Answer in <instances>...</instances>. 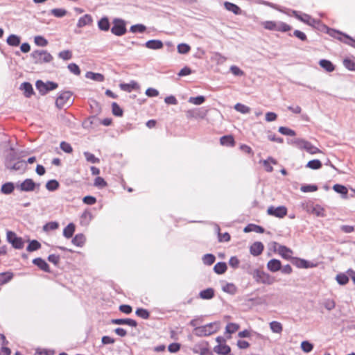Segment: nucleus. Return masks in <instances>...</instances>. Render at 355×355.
Here are the masks:
<instances>
[{
	"label": "nucleus",
	"instance_id": "f257e3e1",
	"mask_svg": "<svg viewBox=\"0 0 355 355\" xmlns=\"http://www.w3.org/2000/svg\"><path fill=\"white\" fill-rule=\"evenodd\" d=\"M261 26L266 30L285 33L292 29L291 26L283 22L276 21H264L261 23Z\"/></svg>",
	"mask_w": 355,
	"mask_h": 355
},
{
	"label": "nucleus",
	"instance_id": "f03ea898",
	"mask_svg": "<svg viewBox=\"0 0 355 355\" xmlns=\"http://www.w3.org/2000/svg\"><path fill=\"white\" fill-rule=\"evenodd\" d=\"M31 56L35 64L48 63L53 60V56L44 50H35Z\"/></svg>",
	"mask_w": 355,
	"mask_h": 355
},
{
	"label": "nucleus",
	"instance_id": "7ed1b4c3",
	"mask_svg": "<svg viewBox=\"0 0 355 355\" xmlns=\"http://www.w3.org/2000/svg\"><path fill=\"white\" fill-rule=\"evenodd\" d=\"M293 144L300 149L304 150L311 155L322 153L318 147L313 146L311 142L302 139H297L293 141Z\"/></svg>",
	"mask_w": 355,
	"mask_h": 355
},
{
	"label": "nucleus",
	"instance_id": "20e7f679",
	"mask_svg": "<svg viewBox=\"0 0 355 355\" xmlns=\"http://www.w3.org/2000/svg\"><path fill=\"white\" fill-rule=\"evenodd\" d=\"M273 248L274 251L283 259L291 261L293 258V251L291 248L285 245H280L277 243H274Z\"/></svg>",
	"mask_w": 355,
	"mask_h": 355
},
{
	"label": "nucleus",
	"instance_id": "39448f33",
	"mask_svg": "<svg viewBox=\"0 0 355 355\" xmlns=\"http://www.w3.org/2000/svg\"><path fill=\"white\" fill-rule=\"evenodd\" d=\"M254 278L257 282L268 285L272 284L276 281L274 277L261 270L255 271Z\"/></svg>",
	"mask_w": 355,
	"mask_h": 355
},
{
	"label": "nucleus",
	"instance_id": "423d86ee",
	"mask_svg": "<svg viewBox=\"0 0 355 355\" xmlns=\"http://www.w3.org/2000/svg\"><path fill=\"white\" fill-rule=\"evenodd\" d=\"M127 31L125 22L121 19H114L113 20V26L111 28L112 34L116 36L123 35Z\"/></svg>",
	"mask_w": 355,
	"mask_h": 355
},
{
	"label": "nucleus",
	"instance_id": "0eeeda50",
	"mask_svg": "<svg viewBox=\"0 0 355 355\" xmlns=\"http://www.w3.org/2000/svg\"><path fill=\"white\" fill-rule=\"evenodd\" d=\"M71 94L69 92H62L55 101L56 106L60 108H64L71 103Z\"/></svg>",
	"mask_w": 355,
	"mask_h": 355
},
{
	"label": "nucleus",
	"instance_id": "6e6552de",
	"mask_svg": "<svg viewBox=\"0 0 355 355\" xmlns=\"http://www.w3.org/2000/svg\"><path fill=\"white\" fill-rule=\"evenodd\" d=\"M7 240L15 249H22L24 248V242L23 239L21 237H18L17 234L12 231L7 232Z\"/></svg>",
	"mask_w": 355,
	"mask_h": 355
},
{
	"label": "nucleus",
	"instance_id": "1a4fd4ad",
	"mask_svg": "<svg viewBox=\"0 0 355 355\" xmlns=\"http://www.w3.org/2000/svg\"><path fill=\"white\" fill-rule=\"evenodd\" d=\"M292 15L300 21L311 26H314L315 24L318 23V21L311 16L307 14H300V12L296 10L292 11Z\"/></svg>",
	"mask_w": 355,
	"mask_h": 355
},
{
	"label": "nucleus",
	"instance_id": "9d476101",
	"mask_svg": "<svg viewBox=\"0 0 355 355\" xmlns=\"http://www.w3.org/2000/svg\"><path fill=\"white\" fill-rule=\"evenodd\" d=\"M196 334L199 336H208L216 332L213 324H208L195 329Z\"/></svg>",
	"mask_w": 355,
	"mask_h": 355
},
{
	"label": "nucleus",
	"instance_id": "9b49d317",
	"mask_svg": "<svg viewBox=\"0 0 355 355\" xmlns=\"http://www.w3.org/2000/svg\"><path fill=\"white\" fill-rule=\"evenodd\" d=\"M267 213L268 215L282 218L286 216L287 208L284 206H279L277 207L271 206L268 207Z\"/></svg>",
	"mask_w": 355,
	"mask_h": 355
},
{
	"label": "nucleus",
	"instance_id": "f8f14e48",
	"mask_svg": "<svg viewBox=\"0 0 355 355\" xmlns=\"http://www.w3.org/2000/svg\"><path fill=\"white\" fill-rule=\"evenodd\" d=\"M40 184H37L32 179L27 178L23 181L17 188L21 191H33L36 187L39 188Z\"/></svg>",
	"mask_w": 355,
	"mask_h": 355
},
{
	"label": "nucleus",
	"instance_id": "ddd939ff",
	"mask_svg": "<svg viewBox=\"0 0 355 355\" xmlns=\"http://www.w3.org/2000/svg\"><path fill=\"white\" fill-rule=\"evenodd\" d=\"M193 352L199 355H214L209 348L208 343L205 342L196 345L193 349Z\"/></svg>",
	"mask_w": 355,
	"mask_h": 355
},
{
	"label": "nucleus",
	"instance_id": "4468645a",
	"mask_svg": "<svg viewBox=\"0 0 355 355\" xmlns=\"http://www.w3.org/2000/svg\"><path fill=\"white\" fill-rule=\"evenodd\" d=\"M267 268L270 272H277L282 268V263L278 259H272L267 263Z\"/></svg>",
	"mask_w": 355,
	"mask_h": 355
},
{
	"label": "nucleus",
	"instance_id": "2eb2a0df",
	"mask_svg": "<svg viewBox=\"0 0 355 355\" xmlns=\"http://www.w3.org/2000/svg\"><path fill=\"white\" fill-rule=\"evenodd\" d=\"M260 163L263 164L266 172L271 173L273 171L272 164H277V162L274 158L269 157L265 160L260 161Z\"/></svg>",
	"mask_w": 355,
	"mask_h": 355
},
{
	"label": "nucleus",
	"instance_id": "dca6fc26",
	"mask_svg": "<svg viewBox=\"0 0 355 355\" xmlns=\"http://www.w3.org/2000/svg\"><path fill=\"white\" fill-rule=\"evenodd\" d=\"M264 249V246L261 242H254L250 248V252L253 256H259Z\"/></svg>",
	"mask_w": 355,
	"mask_h": 355
},
{
	"label": "nucleus",
	"instance_id": "f3484780",
	"mask_svg": "<svg viewBox=\"0 0 355 355\" xmlns=\"http://www.w3.org/2000/svg\"><path fill=\"white\" fill-rule=\"evenodd\" d=\"M291 261L293 265L300 268H308L313 266L307 261L297 257H293Z\"/></svg>",
	"mask_w": 355,
	"mask_h": 355
},
{
	"label": "nucleus",
	"instance_id": "a211bd4d",
	"mask_svg": "<svg viewBox=\"0 0 355 355\" xmlns=\"http://www.w3.org/2000/svg\"><path fill=\"white\" fill-rule=\"evenodd\" d=\"M93 22L92 17L89 15L86 14L84 16L81 17L77 23V26L78 28H82L83 26H85L87 25H91Z\"/></svg>",
	"mask_w": 355,
	"mask_h": 355
},
{
	"label": "nucleus",
	"instance_id": "6ab92c4d",
	"mask_svg": "<svg viewBox=\"0 0 355 355\" xmlns=\"http://www.w3.org/2000/svg\"><path fill=\"white\" fill-rule=\"evenodd\" d=\"M112 322L114 324H126L132 327H136L137 326V322L135 320L130 318L114 319L112 320Z\"/></svg>",
	"mask_w": 355,
	"mask_h": 355
},
{
	"label": "nucleus",
	"instance_id": "aec40b11",
	"mask_svg": "<svg viewBox=\"0 0 355 355\" xmlns=\"http://www.w3.org/2000/svg\"><path fill=\"white\" fill-rule=\"evenodd\" d=\"M33 263L39 268L44 272H50V268L48 263L41 258H36L33 260Z\"/></svg>",
	"mask_w": 355,
	"mask_h": 355
},
{
	"label": "nucleus",
	"instance_id": "412c9836",
	"mask_svg": "<svg viewBox=\"0 0 355 355\" xmlns=\"http://www.w3.org/2000/svg\"><path fill=\"white\" fill-rule=\"evenodd\" d=\"M145 46L150 49H160L163 47V43L158 40H152L146 42Z\"/></svg>",
	"mask_w": 355,
	"mask_h": 355
},
{
	"label": "nucleus",
	"instance_id": "4be33fe9",
	"mask_svg": "<svg viewBox=\"0 0 355 355\" xmlns=\"http://www.w3.org/2000/svg\"><path fill=\"white\" fill-rule=\"evenodd\" d=\"M224 6L226 10H227L230 12H233L235 15H241V8L236 4L225 1L224 3Z\"/></svg>",
	"mask_w": 355,
	"mask_h": 355
},
{
	"label": "nucleus",
	"instance_id": "5701e85b",
	"mask_svg": "<svg viewBox=\"0 0 355 355\" xmlns=\"http://www.w3.org/2000/svg\"><path fill=\"white\" fill-rule=\"evenodd\" d=\"M311 213L318 217L326 216V211L324 207L320 205H315L312 207Z\"/></svg>",
	"mask_w": 355,
	"mask_h": 355
},
{
	"label": "nucleus",
	"instance_id": "b1692460",
	"mask_svg": "<svg viewBox=\"0 0 355 355\" xmlns=\"http://www.w3.org/2000/svg\"><path fill=\"white\" fill-rule=\"evenodd\" d=\"M13 273L10 271L0 273V285L9 282L13 278Z\"/></svg>",
	"mask_w": 355,
	"mask_h": 355
},
{
	"label": "nucleus",
	"instance_id": "393cba45",
	"mask_svg": "<svg viewBox=\"0 0 355 355\" xmlns=\"http://www.w3.org/2000/svg\"><path fill=\"white\" fill-rule=\"evenodd\" d=\"M320 66L323 68L327 72H332L335 69L334 65L331 62L327 60H321L319 62Z\"/></svg>",
	"mask_w": 355,
	"mask_h": 355
},
{
	"label": "nucleus",
	"instance_id": "a878e982",
	"mask_svg": "<svg viewBox=\"0 0 355 355\" xmlns=\"http://www.w3.org/2000/svg\"><path fill=\"white\" fill-rule=\"evenodd\" d=\"M270 330L275 334H280L283 331V325L281 322L277 321H272L269 324Z\"/></svg>",
	"mask_w": 355,
	"mask_h": 355
},
{
	"label": "nucleus",
	"instance_id": "bb28decb",
	"mask_svg": "<svg viewBox=\"0 0 355 355\" xmlns=\"http://www.w3.org/2000/svg\"><path fill=\"white\" fill-rule=\"evenodd\" d=\"M230 347L225 344H220L214 347V352L218 354L227 355L230 352Z\"/></svg>",
	"mask_w": 355,
	"mask_h": 355
},
{
	"label": "nucleus",
	"instance_id": "cd10ccee",
	"mask_svg": "<svg viewBox=\"0 0 355 355\" xmlns=\"http://www.w3.org/2000/svg\"><path fill=\"white\" fill-rule=\"evenodd\" d=\"M220 144L223 146H234L235 141L232 135L223 136L220 139Z\"/></svg>",
	"mask_w": 355,
	"mask_h": 355
},
{
	"label": "nucleus",
	"instance_id": "c85d7f7f",
	"mask_svg": "<svg viewBox=\"0 0 355 355\" xmlns=\"http://www.w3.org/2000/svg\"><path fill=\"white\" fill-rule=\"evenodd\" d=\"M200 297L204 300H210L214 296V291L213 288H209L202 291L199 293Z\"/></svg>",
	"mask_w": 355,
	"mask_h": 355
},
{
	"label": "nucleus",
	"instance_id": "c756f323",
	"mask_svg": "<svg viewBox=\"0 0 355 355\" xmlns=\"http://www.w3.org/2000/svg\"><path fill=\"white\" fill-rule=\"evenodd\" d=\"M85 236L84 234H76L72 239V243L73 245H76V246H78V247H82L85 242Z\"/></svg>",
	"mask_w": 355,
	"mask_h": 355
},
{
	"label": "nucleus",
	"instance_id": "7c9ffc66",
	"mask_svg": "<svg viewBox=\"0 0 355 355\" xmlns=\"http://www.w3.org/2000/svg\"><path fill=\"white\" fill-rule=\"evenodd\" d=\"M98 26L100 30L107 31L110 29V22L107 17L101 18L98 22Z\"/></svg>",
	"mask_w": 355,
	"mask_h": 355
},
{
	"label": "nucleus",
	"instance_id": "2f4dec72",
	"mask_svg": "<svg viewBox=\"0 0 355 355\" xmlns=\"http://www.w3.org/2000/svg\"><path fill=\"white\" fill-rule=\"evenodd\" d=\"M75 232V225L73 223H69L63 230V235L67 239L72 237Z\"/></svg>",
	"mask_w": 355,
	"mask_h": 355
},
{
	"label": "nucleus",
	"instance_id": "473e14b6",
	"mask_svg": "<svg viewBox=\"0 0 355 355\" xmlns=\"http://www.w3.org/2000/svg\"><path fill=\"white\" fill-rule=\"evenodd\" d=\"M207 112H201L200 110H190L187 112V114L188 117H193V118H202L203 119L206 116Z\"/></svg>",
	"mask_w": 355,
	"mask_h": 355
},
{
	"label": "nucleus",
	"instance_id": "72a5a7b5",
	"mask_svg": "<svg viewBox=\"0 0 355 355\" xmlns=\"http://www.w3.org/2000/svg\"><path fill=\"white\" fill-rule=\"evenodd\" d=\"M119 86L122 90L128 92H130L132 90L136 89L138 87L137 83L134 81L131 82L129 84L121 83V84H120Z\"/></svg>",
	"mask_w": 355,
	"mask_h": 355
},
{
	"label": "nucleus",
	"instance_id": "f704fd0d",
	"mask_svg": "<svg viewBox=\"0 0 355 355\" xmlns=\"http://www.w3.org/2000/svg\"><path fill=\"white\" fill-rule=\"evenodd\" d=\"M227 268V265L225 262H218L214 266V270L216 273L221 275L225 272Z\"/></svg>",
	"mask_w": 355,
	"mask_h": 355
},
{
	"label": "nucleus",
	"instance_id": "c9c22d12",
	"mask_svg": "<svg viewBox=\"0 0 355 355\" xmlns=\"http://www.w3.org/2000/svg\"><path fill=\"white\" fill-rule=\"evenodd\" d=\"M21 89L24 90V94L26 97H30L33 94V89L29 83H24L21 85Z\"/></svg>",
	"mask_w": 355,
	"mask_h": 355
},
{
	"label": "nucleus",
	"instance_id": "e433bc0d",
	"mask_svg": "<svg viewBox=\"0 0 355 355\" xmlns=\"http://www.w3.org/2000/svg\"><path fill=\"white\" fill-rule=\"evenodd\" d=\"M86 77L87 78L94 80L98 82H103L104 80V76L103 74L99 73H94V72H87L86 73Z\"/></svg>",
	"mask_w": 355,
	"mask_h": 355
},
{
	"label": "nucleus",
	"instance_id": "4c0bfd02",
	"mask_svg": "<svg viewBox=\"0 0 355 355\" xmlns=\"http://www.w3.org/2000/svg\"><path fill=\"white\" fill-rule=\"evenodd\" d=\"M15 189L14 184L12 182H7L2 185L1 191L4 194H10Z\"/></svg>",
	"mask_w": 355,
	"mask_h": 355
},
{
	"label": "nucleus",
	"instance_id": "58836bf2",
	"mask_svg": "<svg viewBox=\"0 0 355 355\" xmlns=\"http://www.w3.org/2000/svg\"><path fill=\"white\" fill-rule=\"evenodd\" d=\"M7 43L12 46H17L20 44V38L17 35H10L7 38Z\"/></svg>",
	"mask_w": 355,
	"mask_h": 355
},
{
	"label": "nucleus",
	"instance_id": "ea45409f",
	"mask_svg": "<svg viewBox=\"0 0 355 355\" xmlns=\"http://www.w3.org/2000/svg\"><path fill=\"white\" fill-rule=\"evenodd\" d=\"M333 189L336 192L343 195L345 198H347L348 190L346 187L341 185V184H336L334 185Z\"/></svg>",
	"mask_w": 355,
	"mask_h": 355
},
{
	"label": "nucleus",
	"instance_id": "a19ab883",
	"mask_svg": "<svg viewBox=\"0 0 355 355\" xmlns=\"http://www.w3.org/2000/svg\"><path fill=\"white\" fill-rule=\"evenodd\" d=\"M322 162L319 159H313L306 164V167L311 169L317 170L322 167Z\"/></svg>",
	"mask_w": 355,
	"mask_h": 355
},
{
	"label": "nucleus",
	"instance_id": "79ce46f5",
	"mask_svg": "<svg viewBox=\"0 0 355 355\" xmlns=\"http://www.w3.org/2000/svg\"><path fill=\"white\" fill-rule=\"evenodd\" d=\"M336 279L340 285H346L349 282V277L345 273H339L336 275Z\"/></svg>",
	"mask_w": 355,
	"mask_h": 355
},
{
	"label": "nucleus",
	"instance_id": "37998d69",
	"mask_svg": "<svg viewBox=\"0 0 355 355\" xmlns=\"http://www.w3.org/2000/svg\"><path fill=\"white\" fill-rule=\"evenodd\" d=\"M343 65L346 69L350 71H355V60L350 58L343 60Z\"/></svg>",
	"mask_w": 355,
	"mask_h": 355
},
{
	"label": "nucleus",
	"instance_id": "c03bdc74",
	"mask_svg": "<svg viewBox=\"0 0 355 355\" xmlns=\"http://www.w3.org/2000/svg\"><path fill=\"white\" fill-rule=\"evenodd\" d=\"M59 187V182L55 180H51L46 182V188L49 191H55Z\"/></svg>",
	"mask_w": 355,
	"mask_h": 355
},
{
	"label": "nucleus",
	"instance_id": "a18cd8bd",
	"mask_svg": "<svg viewBox=\"0 0 355 355\" xmlns=\"http://www.w3.org/2000/svg\"><path fill=\"white\" fill-rule=\"evenodd\" d=\"M338 33L340 35V37H338V40L340 41L352 46V42H354L355 40L350 37L349 35H347L346 34L341 33Z\"/></svg>",
	"mask_w": 355,
	"mask_h": 355
},
{
	"label": "nucleus",
	"instance_id": "49530a36",
	"mask_svg": "<svg viewBox=\"0 0 355 355\" xmlns=\"http://www.w3.org/2000/svg\"><path fill=\"white\" fill-rule=\"evenodd\" d=\"M67 10L63 8H54L51 10V13L55 17H62L67 15Z\"/></svg>",
	"mask_w": 355,
	"mask_h": 355
},
{
	"label": "nucleus",
	"instance_id": "de8ad7c7",
	"mask_svg": "<svg viewBox=\"0 0 355 355\" xmlns=\"http://www.w3.org/2000/svg\"><path fill=\"white\" fill-rule=\"evenodd\" d=\"M234 109L242 114H247L250 111V108L249 107L239 103L235 105Z\"/></svg>",
	"mask_w": 355,
	"mask_h": 355
},
{
	"label": "nucleus",
	"instance_id": "09e8293b",
	"mask_svg": "<svg viewBox=\"0 0 355 355\" xmlns=\"http://www.w3.org/2000/svg\"><path fill=\"white\" fill-rule=\"evenodd\" d=\"M239 327H240L238 324L231 322L227 324L225 329L228 334H232L237 331L239 329Z\"/></svg>",
	"mask_w": 355,
	"mask_h": 355
},
{
	"label": "nucleus",
	"instance_id": "8fccbe9b",
	"mask_svg": "<svg viewBox=\"0 0 355 355\" xmlns=\"http://www.w3.org/2000/svg\"><path fill=\"white\" fill-rule=\"evenodd\" d=\"M112 110L114 115L116 116H121L123 115V110L120 106L115 102L112 104Z\"/></svg>",
	"mask_w": 355,
	"mask_h": 355
},
{
	"label": "nucleus",
	"instance_id": "3c124183",
	"mask_svg": "<svg viewBox=\"0 0 355 355\" xmlns=\"http://www.w3.org/2000/svg\"><path fill=\"white\" fill-rule=\"evenodd\" d=\"M41 248V244L36 240H33L30 242L27 247L28 252L35 251Z\"/></svg>",
	"mask_w": 355,
	"mask_h": 355
},
{
	"label": "nucleus",
	"instance_id": "603ef678",
	"mask_svg": "<svg viewBox=\"0 0 355 355\" xmlns=\"http://www.w3.org/2000/svg\"><path fill=\"white\" fill-rule=\"evenodd\" d=\"M301 349L305 353L311 352L313 349V345L309 341H302L301 343Z\"/></svg>",
	"mask_w": 355,
	"mask_h": 355
},
{
	"label": "nucleus",
	"instance_id": "864d4df0",
	"mask_svg": "<svg viewBox=\"0 0 355 355\" xmlns=\"http://www.w3.org/2000/svg\"><path fill=\"white\" fill-rule=\"evenodd\" d=\"M215 260V256L211 254H207L202 258L203 263L208 266L213 264Z\"/></svg>",
	"mask_w": 355,
	"mask_h": 355
},
{
	"label": "nucleus",
	"instance_id": "5fc2aeb1",
	"mask_svg": "<svg viewBox=\"0 0 355 355\" xmlns=\"http://www.w3.org/2000/svg\"><path fill=\"white\" fill-rule=\"evenodd\" d=\"M191 50V47L189 45L182 43L178 45V51L181 54L188 53Z\"/></svg>",
	"mask_w": 355,
	"mask_h": 355
},
{
	"label": "nucleus",
	"instance_id": "6e6d98bb",
	"mask_svg": "<svg viewBox=\"0 0 355 355\" xmlns=\"http://www.w3.org/2000/svg\"><path fill=\"white\" fill-rule=\"evenodd\" d=\"M136 315L143 319H148L150 317L149 312L142 308L137 309L135 312Z\"/></svg>",
	"mask_w": 355,
	"mask_h": 355
},
{
	"label": "nucleus",
	"instance_id": "4d7b16f0",
	"mask_svg": "<svg viewBox=\"0 0 355 355\" xmlns=\"http://www.w3.org/2000/svg\"><path fill=\"white\" fill-rule=\"evenodd\" d=\"M205 101V98L203 96H198L196 97H190L189 102L194 105H201Z\"/></svg>",
	"mask_w": 355,
	"mask_h": 355
},
{
	"label": "nucleus",
	"instance_id": "13d9d810",
	"mask_svg": "<svg viewBox=\"0 0 355 355\" xmlns=\"http://www.w3.org/2000/svg\"><path fill=\"white\" fill-rule=\"evenodd\" d=\"M84 155L85 157V159L87 162L91 163H98L100 162V159L94 156L92 153L89 152H85Z\"/></svg>",
	"mask_w": 355,
	"mask_h": 355
},
{
	"label": "nucleus",
	"instance_id": "bf43d9fd",
	"mask_svg": "<svg viewBox=\"0 0 355 355\" xmlns=\"http://www.w3.org/2000/svg\"><path fill=\"white\" fill-rule=\"evenodd\" d=\"M34 42L36 45L40 46H46L48 44V41L42 36L35 37Z\"/></svg>",
	"mask_w": 355,
	"mask_h": 355
},
{
	"label": "nucleus",
	"instance_id": "052dcab7",
	"mask_svg": "<svg viewBox=\"0 0 355 355\" xmlns=\"http://www.w3.org/2000/svg\"><path fill=\"white\" fill-rule=\"evenodd\" d=\"M26 168V163L23 160H19L15 163L11 167V169L15 171H24Z\"/></svg>",
	"mask_w": 355,
	"mask_h": 355
},
{
	"label": "nucleus",
	"instance_id": "680f3d73",
	"mask_svg": "<svg viewBox=\"0 0 355 355\" xmlns=\"http://www.w3.org/2000/svg\"><path fill=\"white\" fill-rule=\"evenodd\" d=\"M300 190L304 193L314 192L318 190L316 185L306 184L301 187Z\"/></svg>",
	"mask_w": 355,
	"mask_h": 355
},
{
	"label": "nucleus",
	"instance_id": "e2e57ef3",
	"mask_svg": "<svg viewBox=\"0 0 355 355\" xmlns=\"http://www.w3.org/2000/svg\"><path fill=\"white\" fill-rule=\"evenodd\" d=\"M279 132L284 135H288V136H295V132L288 128H286V127H279Z\"/></svg>",
	"mask_w": 355,
	"mask_h": 355
},
{
	"label": "nucleus",
	"instance_id": "0e129e2a",
	"mask_svg": "<svg viewBox=\"0 0 355 355\" xmlns=\"http://www.w3.org/2000/svg\"><path fill=\"white\" fill-rule=\"evenodd\" d=\"M94 184L96 187L103 188V187H105L107 184L103 178L96 177L94 180Z\"/></svg>",
	"mask_w": 355,
	"mask_h": 355
},
{
	"label": "nucleus",
	"instance_id": "69168bd1",
	"mask_svg": "<svg viewBox=\"0 0 355 355\" xmlns=\"http://www.w3.org/2000/svg\"><path fill=\"white\" fill-rule=\"evenodd\" d=\"M323 306H324V308L327 310L331 311V310H332V309H334L335 308L336 303H335L334 300H332V299H327V300L324 301Z\"/></svg>",
	"mask_w": 355,
	"mask_h": 355
},
{
	"label": "nucleus",
	"instance_id": "338daca9",
	"mask_svg": "<svg viewBox=\"0 0 355 355\" xmlns=\"http://www.w3.org/2000/svg\"><path fill=\"white\" fill-rule=\"evenodd\" d=\"M223 291L231 294H234L236 291V287L233 284H226L223 286Z\"/></svg>",
	"mask_w": 355,
	"mask_h": 355
},
{
	"label": "nucleus",
	"instance_id": "774afa93",
	"mask_svg": "<svg viewBox=\"0 0 355 355\" xmlns=\"http://www.w3.org/2000/svg\"><path fill=\"white\" fill-rule=\"evenodd\" d=\"M37 355H54L55 352L53 350L46 349H37L36 350Z\"/></svg>",
	"mask_w": 355,
	"mask_h": 355
}]
</instances>
